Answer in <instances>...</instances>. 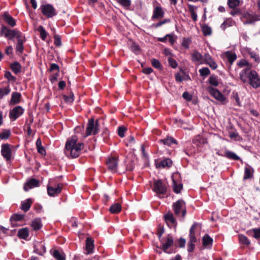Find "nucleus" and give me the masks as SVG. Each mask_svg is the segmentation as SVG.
I'll list each match as a JSON object with an SVG mask.
<instances>
[{
    "instance_id": "obj_20",
    "label": "nucleus",
    "mask_w": 260,
    "mask_h": 260,
    "mask_svg": "<svg viewBox=\"0 0 260 260\" xmlns=\"http://www.w3.org/2000/svg\"><path fill=\"white\" fill-rule=\"evenodd\" d=\"M158 143L170 146L173 144H177V141L173 137L168 136L165 139L159 140Z\"/></svg>"
},
{
    "instance_id": "obj_41",
    "label": "nucleus",
    "mask_w": 260,
    "mask_h": 260,
    "mask_svg": "<svg viewBox=\"0 0 260 260\" xmlns=\"http://www.w3.org/2000/svg\"><path fill=\"white\" fill-rule=\"evenodd\" d=\"M10 91L11 89L9 86L3 88H0V99H3L5 95L9 94Z\"/></svg>"
},
{
    "instance_id": "obj_23",
    "label": "nucleus",
    "mask_w": 260,
    "mask_h": 260,
    "mask_svg": "<svg viewBox=\"0 0 260 260\" xmlns=\"http://www.w3.org/2000/svg\"><path fill=\"white\" fill-rule=\"evenodd\" d=\"M22 66L17 61H14L10 64V69L12 72L17 75L21 72Z\"/></svg>"
},
{
    "instance_id": "obj_22",
    "label": "nucleus",
    "mask_w": 260,
    "mask_h": 260,
    "mask_svg": "<svg viewBox=\"0 0 260 260\" xmlns=\"http://www.w3.org/2000/svg\"><path fill=\"white\" fill-rule=\"evenodd\" d=\"M29 236V231L27 228H23L18 230L17 236L19 239L26 240Z\"/></svg>"
},
{
    "instance_id": "obj_29",
    "label": "nucleus",
    "mask_w": 260,
    "mask_h": 260,
    "mask_svg": "<svg viewBox=\"0 0 260 260\" xmlns=\"http://www.w3.org/2000/svg\"><path fill=\"white\" fill-rule=\"evenodd\" d=\"M172 161L169 158L165 159L158 162L156 164V167L158 168H165L166 167H170L171 165Z\"/></svg>"
},
{
    "instance_id": "obj_60",
    "label": "nucleus",
    "mask_w": 260,
    "mask_h": 260,
    "mask_svg": "<svg viewBox=\"0 0 260 260\" xmlns=\"http://www.w3.org/2000/svg\"><path fill=\"white\" fill-rule=\"evenodd\" d=\"M200 75L202 76H206L210 73V71L208 68H204L199 70Z\"/></svg>"
},
{
    "instance_id": "obj_51",
    "label": "nucleus",
    "mask_w": 260,
    "mask_h": 260,
    "mask_svg": "<svg viewBox=\"0 0 260 260\" xmlns=\"http://www.w3.org/2000/svg\"><path fill=\"white\" fill-rule=\"evenodd\" d=\"M151 64L154 68L157 69H162V66L161 65L160 62L156 59L153 58L151 60Z\"/></svg>"
},
{
    "instance_id": "obj_49",
    "label": "nucleus",
    "mask_w": 260,
    "mask_h": 260,
    "mask_svg": "<svg viewBox=\"0 0 260 260\" xmlns=\"http://www.w3.org/2000/svg\"><path fill=\"white\" fill-rule=\"evenodd\" d=\"M240 4L239 0H228V5L231 8H235Z\"/></svg>"
},
{
    "instance_id": "obj_9",
    "label": "nucleus",
    "mask_w": 260,
    "mask_h": 260,
    "mask_svg": "<svg viewBox=\"0 0 260 260\" xmlns=\"http://www.w3.org/2000/svg\"><path fill=\"white\" fill-rule=\"evenodd\" d=\"M11 147L13 146L8 143L3 144L2 145L1 154L6 160H9L12 157V150Z\"/></svg>"
},
{
    "instance_id": "obj_62",
    "label": "nucleus",
    "mask_w": 260,
    "mask_h": 260,
    "mask_svg": "<svg viewBox=\"0 0 260 260\" xmlns=\"http://www.w3.org/2000/svg\"><path fill=\"white\" fill-rule=\"evenodd\" d=\"M59 72H56V73L53 74L49 78L50 80L52 83H53L57 81V78L59 76Z\"/></svg>"
},
{
    "instance_id": "obj_46",
    "label": "nucleus",
    "mask_w": 260,
    "mask_h": 260,
    "mask_svg": "<svg viewBox=\"0 0 260 260\" xmlns=\"http://www.w3.org/2000/svg\"><path fill=\"white\" fill-rule=\"evenodd\" d=\"M191 43V40L190 38H183L182 40V42L181 43V46L183 48L185 49H188L189 48V45Z\"/></svg>"
},
{
    "instance_id": "obj_6",
    "label": "nucleus",
    "mask_w": 260,
    "mask_h": 260,
    "mask_svg": "<svg viewBox=\"0 0 260 260\" xmlns=\"http://www.w3.org/2000/svg\"><path fill=\"white\" fill-rule=\"evenodd\" d=\"M163 218L165 222L170 228H173L174 229H176L177 226V221L171 212H168L164 215Z\"/></svg>"
},
{
    "instance_id": "obj_43",
    "label": "nucleus",
    "mask_w": 260,
    "mask_h": 260,
    "mask_svg": "<svg viewBox=\"0 0 260 260\" xmlns=\"http://www.w3.org/2000/svg\"><path fill=\"white\" fill-rule=\"evenodd\" d=\"M170 22V20L169 19H165L161 21H159L158 22L156 23H153L151 25V27L157 28L161 25Z\"/></svg>"
},
{
    "instance_id": "obj_3",
    "label": "nucleus",
    "mask_w": 260,
    "mask_h": 260,
    "mask_svg": "<svg viewBox=\"0 0 260 260\" xmlns=\"http://www.w3.org/2000/svg\"><path fill=\"white\" fill-rule=\"evenodd\" d=\"M1 33L4 34L5 37L8 38L9 40H12L15 37L18 40L22 37L21 33L19 31L16 29L11 30L5 25L2 26Z\"/></svg>"
},
{
    "instance_id": "obj_54",
    "label": "nucleus",
    "mask_w": 260,
    "mask_h": 260,
    "mask_svg": "<svg viewBox=\"0 0 260 260\" xmlns=\"http://www.w3.org/2000/svg\"><path fill=\"white\" fill-rule=\"evenodd\" d=\"M165 230L164 226H162L161 225H159V226L157 228V235L160 241V242H162V240L161 239V237L162 235L164 233Z\"/></svg>"
},
{
    "instance_id": "obj_35",
    "label": "nucleus",
    "mask_w": 260,
    "mask_h": 260,
    "mask_svg": "<svg viewBox=\"0 0 260 260\" xmlns=\"http://www.w3.org/2000/svg\"><path fill=\"white\" fill-rule=\"evenodd\" d=\"M53 256L56 260H66L64 253L63 252L61 253L57 249L53 251Z\"/></svg>"
},
{
    "instance_id": "obj_24",
    "label": "nucleus",
    "mask_w": 260,
    "mask_h": 260,
    "mask_svg": "<svg viewBox=\"0 0 260 260\" xmlns=\"http://www.w3.org/2000/svg\"><path fill=\"white\" fill-rule=\"evenodd\" d=\"M32 204V200L31 199H27V200L21 203L20 208L24 212H26L30 209Z\"/></svg>"
},
{
    "instance_id": "obj_1",
    "label": "nucleus",
    "mask_w": 260,
    "mask_h": 260,
    "mask_svg": "<svg viewBox=\"0 0 260 260\" xmlns=\"http://www.w3.org/2000/svg\"><path fill=\"white\" fill-rule=\"evenodd\" d=\"M78 140V137L76 135L72 136L68 139L66 144L64 153L68 157H78L80 155L81 150L83 149L84 143H77Z\"/></svg>"
},
{
    "instance_id": "obj_18",
    "label": "nucleus",
    "mask_w": 260,
    "mask_h": 260,
    "mask_svg": "<svg viewBox=\"0 0 260 260\" xmlns=\"http://www.w3.org/2000/svg\"><path fill=\"white\" fill-rule=\"evenodd\" d=\"M94 247V240L91 237H87L86 239V254H89L93 253Z\"/></svg>"
},
{
    "instance_id": "obj_53",
    "label": "nucleus",
    "mask_w": 260,
    "mask_h": 260,
    "mask_svg": "<svg viewBox=\"0 0 260 260\" xmlns=\"http://www.w3.org/2000/svg\"><path fill=\"white\" fill-rule=\"evenodd\" d=\"M202 31L205 36L210 35L212 33V29L207 25H204L202 27Z\"/></svg>"
},
{
    "instance_id": "obj_59",
    "label": "nucleus",
    "mask_w": 260,
    "mask_h": 260,
    "mask_svg": "<svg viewBox=\"0 0 260 260\" xmlns=\"http://www.w3.org/2000/svg\"><path fill=\"white\" fill-rule=\"evenodd\" d=\"M189 79V76L184 71L180 69V81L186 80Z\"/></svg>"
},
{
    "instance_id": "obj_50",
    "label": "nucleus",
    "mask_w": 260,
    "mask_h": 260,
    "mask_svg": "<svg viewBox=\"0 0 260 260\" xmlns=\"http://www.w3.org/2000/svg\"><path fill=\"white\" fill-rule=\"evenodd\" d=\"M192 58L193 61H200L202 58L201 54L197 51H194L192 55Z\"/></svg>"
},
{
    "instance_id": "obj_21",
    "label": "nucleus",
    "mask_w": 260,
    "mask_h": 260,
    "mask_svg": "<svg viewBox=\"0 0 260 260\" xmlns=\"http://www.w3.org/2000/svg\"><path fill=\"white\" fill-rule=\"evenodd\" d=\"M21 98V94L20 93L17 92H13L10 104L14 105L19 104L20 102Z\"/></svg>"
},
{
    "instance_id": "obj_47",
    "label": "nucleus",
    "mask_w": 260,
    "mask_h": 260,
    "mask_svg": "<svg viewBox=\"0 0 260 260\" xmlns=\"http://www.w3.org/2000/svg\"><path fill=\"white\" fill-rule=\"evenodd\" d=\"M225 156L231 159H233L234 160H239L240 158L234 152L230 151H226L225 152Z\"/></svg>"
},
{
    "instance_id": "obj_11",
    "label": "nucleus",
    "mask_w": 260,
    "mask_h": 260,
    "mask_svg": "<svg viewBox=\"0 0 260 260\" xmlns=\"http://www.w3.org/2000/svg\"><path fill=\"white\" fill-rule=\"evenodd\" d=\"M63 185L61 183L57 184L56 187L51 186H47V193L50 197H55L58 195L62 190Z\"/></svg>"
},
{
    "instance_id": "obj_26",
    "label": "nucleus",
    "mask_w": 260,
    "mask_h": 260,
    "mask_svg": "<svg viewBox=\"0 0 260 260\" xmlns=\"http://www.w3.org/2000/svg\"><path fill=\"white\" fill-rule=\"evenodd\" d=\"M198 225V223H194L189 230V238L191 242H196L197 241L195 237V230Z\"/></svg>"
},
{
    "instance_id": "obj_37",
    "label": "nucleus",
    "mask_w": 260,
    "mask_h": 260,
    "mask_svg": "<svg viewBox=\"0 0 260 260\" xmlns=\"http://www.w3.org/2000/svg\"><path fill=\"white\" fill-rule=\"evenodd\" d=\"M117 2L126 10H129L131 6V0H116Z\"/></svg>"
},
{
    "instance_id": "obj_16",
    "label": "nucleus",
    "mask_w": 260,
    "mask_h": 260,
    "mask_svg": "<svg viewBox=\"0 0 260 260\" xmlns=\"http://www.w3.org/2000/svg\"><path fill=\"white\" fill-rule=\"evenodd\" d=\"M34 252L42 255L46 252V247L42 242H37L34 246Z\"/></svg>"
},
{
    "instance_id": "obj_12",
    "label": "nucleus",
    "mask_w": 260,
    "mask_h": 260,
    "mask_svg": "<svg viewBox=\"0 0 260 260\" xmlns=\"http://www.w3.org/2000/svg\"><path fill=\"white\" fill-rule=\"evenodd\" d=\"M39 186L40 182L38 180L35 178H31L24 184L23 189L25 191H28L29 189L39 187Z\"/></svg>"
},
{
    "instance_id": "obj_31",
    "label": "nucleus",
    "mask_w": 260,
    "mask_h": 260,
    "mask_svg": "<svg viewBox=\"0 0 260 260\" xmlns=\"http://www.w3.org/2000/svg\"><path fill=\"white\" fill-rule=\"evenodd\" d=\"M36 144L38 153L41 155H46V151L42 145V142L40 138L37 140Z\"/></svg>"
},
{
    "instance_id": "obj_38",
    "label": "nucleus",
    "mask_w": 260,
    "mask_h": 260,
    "mask_svg": "<svg viewBox=\"0 0 260 260\" xmlns=\"http://www.w3.org/2000/svg\"><path fill=\"white\" fill-rule=\"evenodd\" d=\"M24 217V215L16 213L13 214L10 218V221L11 222L21 221L23 219ZM12 224H13V222H12Z\"/></svg>"
},
{
    "instance_id": "obj_27",
    "label": "nucleus",
    "mask_w": 260,
    "mask_h": 260,
    "mask_svg": "<svg viewBox=\"0 0 260 260\" xmlns=\"http://www.w3.org/2000/svg\"><path fill=\"white\" fill-rule=\"evenodd\" d=\"M121 205L119 203H115L111 205L109 211L112 214H118L121 211Z\"/></svg>"
},
{
    "instance_id": "obj_17",
    "label": "nucleus",
    "mask_w": 260,
    "mask_h": 260,
    "mask_svg": "<svg viewBox=\"0 0 260 260\" xmlns=\"http://www.w3.org/2000/svg\"><path fill=\"white\" fill-rule=\"evenodd\" d=\"M186 215V208L185 202L180 200V221H185V218Z\"/></svg>"
},
{
    "instance_id": "obj_32",
    "label": "nucleus",
    "mask_w": 260,
    "mask_h": 260,
    "mask_svg": "<svg viewBox=\"0 0 260 260\" xmlns=\"http://www.w3.org/2000/svg\"><path fill=\"white\" fill-rule=\"evenodd\" d=\"M42 226L43 225L40 218H36L31 222V226L35 231L39 230Z\"/></svg>"
},
{
    "instance_id": "obj_28",
    "label": "nucleus",
    "mask_w": 260,
    "mask_h": 260,
    "mask_svg": "<svg viewBox=\"0 0 260 260\" xmlns=\"http://www.w3.org/2000/svg\"><path fill=\"white\" fill-rule=\"evenodd\" d=\"M243 17L245 19V21L244 22V24L251 23L255 20L254 17L248 12L244 13L243 15Z\"/></svg>"
},
{
    "instance_id": "obj_5",
    "label": "nucleus",
    "mask_w": 260,
    "mask_h": 260,
    "mask_svg": "<svg viewBox=\"0 0 260 260\" xmlns=\"http://www.w3.org/2000/svg\"><path fill=\"white\" fill-rule=\"evenodd\" d=\"M41 10L42 14L47 18L53 17L57 14L55 9L51 4L42 5Z\"/></svg>"
},
{
    "instance_id": "obj_7",
    "label": "nucleus",
    "mask_w": 260,
    "mask_h": 260,
    "mask_svg": "<svg viewBox=\"0 0 260 260\" xmlns=\"http://www.w3.org/2000/svg\"><path fill=\"white\" fill-rule=\"evenodd\" d=\"M24 109L20 106L15 107L9 112V117L12 121L16 120L19 116L23 114Z\"/></svg>"
},
{
    "instance_id": "obj_2",
    "label": "nucleus",
    "mask_w": 260,
    "mask_h": 260,
    "mask_svg": "<svg viewBox=\"0 0 260 260\" xmlns=\"http://www.w3.org/2000/svg\"><path fill=\"white\" fill-rule=\"evenodd\" d=\"M99 132V120H96L94 122V118H91L88 120L86 130V136H90L92 133L94 135H96Z\"/></svg>"
},
{
    "instance_id": "obj_57",
    "label": "nucleus",
    "mask_w": 260,
    "mask_h": 260,
    "mask_svg": "<svg viewBox=\"0 0 260 260\" xmlns=\"http://www.w3.org/2000/svg\"><path fill=\"white\" fill-rule=\"evenodd\" d=\"M54 43L57 47H59L61 45V38L58 35H55L54 36Z\"/></svg>"
},
{
    "instance_id": "obj_42",
    "label": "nucleus",
    "mask_w": 260,
    "mask_h": 260,
    "mask_svg": "<svg viewBox=\"0 0 260 260\" xmlns=\"http://www.w3.org/2000/svg\"><path fill=\"white\" fill-rule=\"evenodd\" d=\"M212 242V239L208 235H206L203 237V244L204 246L211 244Z\"/></svg>"
},
{
    "instance_id": "obj_64",
    "label": "nucleus",
    "mask_w": 260,
    "mask_h": 260,
    "mask_svg": "<svg viewBox=\"0 0 260 260\" xmlns=\"http://www.w3.org/2000/svg\"><path fill=\"white\" fill-rule=\"evenodd\" d=\"M182 97L187 101H190L192 99L191 94L189 93L188 92H184L182 94Z\"/></svg>"
},
{
    "instance_id": "obj_25",
    "label": "nucleus",
    "mask_w": 260,
    "mask_h": 260,
    "mask_svg": "<svg viewBox=\"0 0 260 260\" xmlns=\"http://www.w3.org/2000/svg\"><path fill=\"white\" fill-rule=\"evenodd\" d=\"M162 243V249L164 251L167 252V250L170 246H171L173 243V237L170 235L168 236L167 241L165 243L161 242Z\"/></svg>"
},
{
    "instance_id": "obj_14",
    "label": "nucleus",
    "mask_w": 260,
    "mask_h": 260,
    "mask_svg": "<svg viewBox=\"0 0 260 260\" xmlns=\"http://www.w3.org/2000/svg\"><path fill=\"white\" fill-rule=\"evenodd\" d=\"M173 182V191L177 194L179 193V172H174L171 176Z\"/></svg>"
},
{
    "instance_id": "obj_39",
    "label": "nucleus",
    "mask_w": 260,
    "mask_h": 260,
    "mask_svg": "<svg viewBox=\"0 0 260 260\" xmlns=\"http://www.w3.org/2000/svg\"><path fill=\"white\" fill-rule=\"evenodd\" d=\"M11 132L10 129H5L0 133V139L1 140H7L9 139L11 136Z\"/></svg>"
},
{
    "instance_id": "obj_34",
    "label": "nucleus",
    "mask_w": 260,
    "mask_h": 260,
    "mask_svg": "<svg viewBox=\"0 0 260 260\" xmlns=\"http://www.w3.org/2000/svg\"><path fill=\"white\" fill-rule=\"evenodd\" d=\"M23 40L22 37L17 40V43L16 45V51L22 53L24 50Z\"/></svg>"
},
{
    "instance_id": "obj_8",
    "label": "nucleus",
    "mask_w": 260,
    "mask_h": 260,
    "mask_svg": "<svg viewBox=\"0 0 260 260\" xmlns=\"http://www.w3.org/2000/svg\"><path fill=\"white\" fill-rule=\"evenodd\" d=\"M248 81L249 84L254 88H257L260 86V79L258 78L256 72L251 71L249 73Z\"/></svg>"
},
{
    "instance_id": "obj_13",
    "label": "nucleus",
    "mask_w": 260,
    "mask_h": 260,
    "mask_svg": "<svg viewBox=\"0 0 260 260\" xmlns=\"http://www.w3.org/2000/svg\"><path fill=\"white\" fill-rule=\"evenodd\" d=\"M207 90L209 93H210L214 98L219 101L223 102L225 100V98L224 96L221 93L219 92V91L216 89H215L212 87H208L207 88Z\"/></svg>"
},
{
    "instance_id": "obj_63",
    "label": "nucleus",
    "mask_w": 260,
    "mask_h": 260,
    "mask_svg": "<svg viewBox=\"0 0 260 260\" xmlns=\"http://www.w3.org/2000/svg\"><path fill=\"white\" fill-rule=\"evenodd\" d=\"M173 208L176 215L179 214V200L177 201L173 205Z\"/></svg>"
},
{
    "instance_id": "obj_58",
    "label": "nucleus",
    "mask_w": 260,
    "mask_h": 260,
    "mask_svg": "<svg viewBox=\"0 0 260 260\" xmlns=\"http://www.w3.org/2000/svg\"><path fill=\"white\" fill-rule=\"evenodd\" d=\"M210 84L214 86H217L218 85V82L217 78L215 77L211 76L209 79Z\"/></svg>"
},
{
    "instance_id": "obj_15",
    "label": "nucleus",
    "mask_w": 260,
    "mask_h": 260,
    "mask_svg": "<svg viewBox=\"0 0 260 260\" xmlns=\"http://www.w3.org/2000/svg\"><path fill=\"white\" fill-rule=\"evenodd\" d=\"M3 18L5 22L11 27H14L16 25V21L15 19L9 15L8 12H5L3 15Z\"/></svg>"
},
{
    "instance_id": "obj_36",
    "label": "nucleus",
    "mask_w": 260,
    "mask_h": 260,
    "mask_svg": "<svg viewBox=\"0 0 260 260\" xmlns=\"http://www.w3.org/2000/svg\"><path fill=\"white\" fill-rule=\"evenodd\" d=\"M224 55L226 57L231 64L234 62L237 57L235 53L230 51L225 52L224 53Z\"/></svg>"
},
{
    "instance_id": "obj_19",
    "label": "nucleus",
    "mask_w": 260,
    "mask_h": 260,
    "mask_svg": "<svg viewBox=\"0 0 260 260\" xmlns=\"http://www.w3.org/2000/svg\"><path fill=\"white\" fill-rule=\"evenodd\" d=\"M107 165L110 170H116L117 166V158L113 156L109 157L107 161Z\"/></svg>"
},
{
    "instance_id": "obj_48",
    "label": "nucleus",
    "mask_w": 260,
    "mask_h": 260,
    "mask_svg": "<svg viewBox=\"0 0 260 260\" xmlns=\"http://www.w3.org/2000/svg\"><path fill=\"white\" fill-rule=\"evenodd\" d=\"M4 76L9 81L15 82L16 81V77L13 76L11 73L9 71H5Z\"/></svg>"
},
{
    "instance_id": "obj_55",
    "label": "nucleus",
    "mask_w": 260,
    "mask_h": 260,
    "mask_svg": "<svg viewBox=\"0 0 260 260\" xmlns=\"http://www.w3.org/2000/svg\"><path fill=\"white\" fill-rule=\"evenodd\" d=\"M126 130V128L124 126H119L117 130V134L118 136L121 138L124 137V134Z\"/></svg>"
},
{
    "instance_id": "obj_52",
    "label": "nucleus",
    "mask_w": 260,
    "mask_h": 260,
    "mask_svg": "<svg viewBox=\"0 0 260 260\" xmlns=\"http://www.w3.org/2000/svg\"><path fill=\"white\" fill-rule=\"evenodd\" d=\"M239 238L241 243L246 245H249L250 244V241L246 236L242 235H239Z\"/></svg>"
},
{
    "instance_id": "obj_44",
    "label": "nucleus",
    "mask_w": 260,
    "mask_h": 260,
    "mask_svg": "<svg viewBox=\"0 0 260 260\" xmlns=\"http://www.w3.org/2000/svg\"><path fill=\"white\" fill-rule=\"evenodd\" d=\"M253 173V170L249 167L245 168L244 175L243 177L244 179H247L252 177Z\"/></svg>"
},
{
    "instance_id": "obj_10",
    "label": "nucleus",
    "mask_w": 260,
    "mask_h": 260,
    "mask_svg": "<svg viewBox=\"0 0 260 260\" xmlns=\"http://www.w3.org/2000/svg\"><path fill=\"white\" fill-rule=\"evenodd\" d=\"M164 15L165 12L163 9L160 5L158 4L154 8L151 19L152 20L160 19L164 17Z\"/></svg>"
},
{
    "instance_id": "obj_40",
    "label": "nucleus",
    "mask_w": 260,
    "mask_h": 260,
    "mask_svg": "<svg viewBox=\"0 0 260 260\" xmlns=\"http://www.w3.org/2000/svg\"><path fill=\"white\" fill-rule=\"evenodd\" d=\"M37 29L38 31L40 32V38H41V39L45 41L46 39L48 34L44 29V28L42 25H40Z\"/></svg>"
},
{
    "instance_id": "obj_61",
    "label": "nucleus",
    "mask_w": 260,
    "mask_h": 260,
    "mask_svg": "<svg viewBox=\"0 0 260 260\" xmlns=\"http://www.w3.org/2000/svg\"><path fill=\"white\" fill-rule=\"evenodd\" d=\"M168 61L170 66L173 68H176L177 67V62L174 59L170 57L168 59Z\"/></svg>"
},
{
    "instance_id": "obj_45",
    "label": "nucleus",
    "mask_w": 260,
    "mask_h": 260,
    "mask_svg": "<svg viewBox=\"0 0 260 260\" xmlns=\"http://www.w3.org/2000/svg\"><path fill=\"white\" fill-rule=\"evenodd\" d=\"M63 99L66 103H72L74 101V93L72 91H71L69 95H63Z\"/></svg>"
},
{
    "instance_id": "obj_4",
    "label": "nucleus",
    "mask_w": 260,
    "mask_h": 260,
    "mask_svg": "<svg viewBox=\"0 0 260 260\" xmlns=\"http://www.w3.org/2000/svg\"><path fill=\"white\" fill-rule=\"evenodd\" d=\"M152 189L158 194H165L167 190V186L160 179L154 181Z\"/></svg>"
},
{
    "instance_id": "obj_56",
    "label": "nucleus",
    "mask_w": 260,
    "mask_h": 260,
    "mask_svg": "<svg viewBox=\"0 0 260 260\" xmlns=\"http://www.w3.org/2000/svg\"><path fill=\"white\" fill-rule=\"evenodd\" d=\"M54 71H56L57 72H59V67L58 64L55 63H51L50 65L49 71L52 72Z\"/></svg>"
},
{
    "instance_id": "obj_30",
    "label": "nucleus",
    "mask_w": 260,
    "mask_h": 260,
    "mask_svg": "<svg viewBox=\"0 0 260 260\" xmlns=\"http://www.w3.org/2000/svg\"><path fill=\"white\" fill-rule=\"evenodd\" d=\"M204 60L211 68L213 69H216L217 65L216 63L212 60V58L209 54H206L204 55Z\"/></svg>"
},
{
    "instance_id": "obj_33",
    "label": "nucleus",
    "mask_w": 260,
    "mask_h": 260,
    "mask_svg": "<svg viewBox=\"0 0 260 260\" xmlns=\"http://www.w3.org/2000/svg\"><path fill=\"white\" fill-rule=\"evenodd\" d=\"M251 72V71L248 69L242 71L240 74V79L244 82L248 81L249 73Z\"/></svg>"
}]
</instances>
